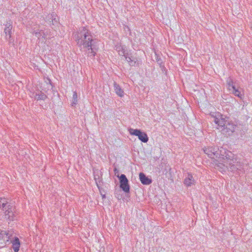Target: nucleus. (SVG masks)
<instances>
[{"label": "nucleus", "mask_w": 252, "mask_h": 252, "mask_svg": "<svg viewBox=\"0 0 252 252\" xmlns=\"http://www.w3.org/2000/svg\"><path fill=\"white\" fill-rule=\"evenodd\" d=\"M77 45L85 49L88 56L93 58L98 49V41L93 38L90 31L85 27L79 29L74 35Z\"/></svg>", "instance_id": "nucleus-1"}, {"label": "nucleus", "mask_w": 252, "mask_h": 252, "mask_svg": "<svg viewBox=\"0 0 252 252\" xmlns=\"http://www.w3.org/2000/svg\"><path fill=\"white\" fill-rule=\"evenodd\" d=\"M220 155L223 158L226 160L224 166L228 170L231 172H235L238 170H240L242 164L240 161H238L235 156L230 151L222 148L219 152Z\"/></svg>", "instance_id": "nucleus-2"}, {"label": "nucleus", "mask_w": 252, "mask_h": 252, "mask_svg": "<svg viewBox=\"0 0 252 252\" xmlns=\"http://www.w3.org/2000/svg\"><path fill=\"white\" fill-rule=\"evenodd\" d=\"M117 177L119 179L120 188L126 193L129 192L130 186L129 182L125 174H121L120 176L118 174Z\"/></svg>", "instance_id": "nucleus-3"}, {"label": "nucleus", "mask_w": 252, "mask_h": 252, "mask_svg": "<svg viewBox=\"0 0 252 252\" xmlns=\"http://www.w3.org/2000/svg\"><path fill=\"white\" fill-rule=\"evenodd\" d=\"M128 131L131 135L138 136V139L142 142L147 143L148 141L149 138L147 134L145 132L141 131L138 129H133L130 128Z\"/></svg>", "instance_id": "nucleus-4"}, {"label": "nucleus", "mask_w": 252, "mask_h": 252, "mask_svg": "<svg viewBox=\"0 0 252 252\" xmlns=\"http://www.w3.org/2000/svg\"><path fill=\"white\" fill-rule=\"evenodd\" d=\"M4 212L5 218L9 221L14 220L16 216V210L15 206L11 204L8 206L5 210H2Z\"/></svg>", "instance_id": "nucleus-5"}, {"label": "nucleus", "mask_w": 252, "mask_h": 252, "mask_svg": "<svg viewBox=\"0 0 252 252\" xmlns=\"http://www.w3.org/2000/svg\"><path fill=\"white\" fill-rule=\"evenodd\" d=\"M120 55H123L125 57L126 61L128 63L130 66H137L139 64L138 60L136 58L133 57L131 54L125 53V51H122V54L119 53Z\"/></svg>", "instance_id": "nucleus-6"}, {"label": "nucleus", "mask_w": 252, "mask_h": 252, "mask_svg": "<svg viewBox=\"0 0 252 252\" xmlns=\"http://www.w3.org/2000/svg\"><path fill=\"white\" fill-rule=\"evenodd\" d=\"M213 121L216 124L220 127H224L225 125L226 124L228 120L223 117V116L220 113H218L215 117L213 118Z\"/></svg>", "instance_id": "nucleus-7"}, {"label": "nucleus", "mask_w": 252, "mask_h": 252, "mask_svg": "<svg viewBox=\"0 0 252 252\" xmlns=\"http://www.w3.org/2000/svg\"><path fill=\"white\" fill-rule=\"evenodd\" d=\"M236 127L237 125L235 122L228 120L222 130L224 133L230 135L234 132Z\"/></svg>", "instance_id": "nucleus-8"}, {"label": "nucleus", "mask_w": 252, "mask_h": 252, "mask_svg": "<svg viewBox=\"0 0 252 252\" xmlns=\"http://www.w3.org/2000/svg\"><path fill=\"white\" fill-rule=\"evenodd\" d=\"M203 150L204 153L212 158H215V157H217L220 155L219 149L216 147H209L205 148Z\"/></svg>", "instance_id": "nucleus-9"}, {"label": "nucleus", "mask_w": 252, "mask_h": 252, "mask_svg": "<svg viewBox=\"0 0 252 252\" xmlns=\"http://www.w3.org/2000/svg\"><path fill=\"white\" fill-rule=\"evenodd\" d=\"M12 22L10 21H7L6 24H4V32L5 34V38L7 40H9L10 39L12 34Z\"/></svg>", "instance_id": "nucleus-10"}, {"label": "nucleus", "mask_w": 252, "mask_h": 252, "mask_svg": "<svg viewBox=\"0 0 252 252\" xmlns=\"http://www.w3.org/2000/svg\"><path fill=\"white\" fill-rule=\"evenodd\" d=\"M195 183L194 178L190 173H188L187 176L184 179V183L187 187L194 185Z\"/></svg>", "instance_id": "nucleus-11"}, {"label": "nucleus", "mask_w": 252, "mask_h": 252, "mask_svg": "<svg viewBox=\"0 0 252 252\" xmlns=\"http://www.w3.org/2000/svg\"><path fill=\"white\" fill-rule=\"evenodd\" d=\"M10 243L12 244V248L14 252H18L20 246V242L19 239L17 237L10 240Z\"/></svg>", "instance_id": "nucleus-12"}, {"label": "nucleus", "mask_w": 252, "mask_h": 252, "mask_svg": "<svg viewBox=\"0 0 252 252\" xmlns=\"http://www.w3.org/2000/svg\"><path fill=\"white\" fill-rule=\"evenodd\" d=\"M139 179L143 185H148L152 183V181L151 179L147 177L143 173H140Z\"/></svg>", "instance_id": "nucleus-13"}, {"label": "nucleus", "mask_w": 252, "mask_h": 252, "mask_svg": "<svg viewBox=\"0 0 252 252\" xmlns=\"http://www.w3.org/2000/svg\"><path fill=\"white\" fill-rule=\"evenodd\" d=\"M32 97H34L35 99L38 100H45L47 96V95L42 92H40L38 93H36L35 94L33 93L32 95L31 96Z\"/></svg>", "instance_id": "nucleus-14"}, {"label": "nucleus", "mask_w": 252, "mask_h": 252, "mask_svg": "<svg viewBox=\"0 0 252 252\" xmlns=\"http://www.w3.org/2000/svg\"><path fill=\"white\" fill-rule=\"evenodd\" d=\"M114 87L115 92L116 93V94L120 97H123L125 93L124 91L120 86V85L119 84H117L116 83L114 82Z\"/></svg>", "instance_id": "nucleus-15"}, {"label": "nucleus", "mask_w": 252, "mask_h": 252, "mask_svg": "<svg viewBox=\"0 0 252 252\" xmlns=\"http://www.w3.org/2000/svg\"><path fill=\"white\" fill-rule=\"evenodd\" d=\"M11 203L8 202V199L4 197H0V206L2 210H5V208L10 205Z\"/></svg>", "instance_id": "nucleus-16"}, {"label": "nucleus", "mask_w": 252, "mask_h": 252, "mask_svg": "<svg viewBox=\"0 0 252 252\" xmlns=\"http://www.w3.org/2000/svg\"><path fill=\"white\" fill-rule=\"evenodd\" d=\"M32 32L38 38H39L41 36L44 38H46V35L42 30H34Z\"/></svg>", "instance_id": "nucleus-17"}, {"label": "nucleus", "mask_w": 252, "mask_h": 252, "mask_svg": "<svg viewBox=\"0 0 252 252\" xmlns=\"http://www.w3.org/2000/svg\"><path fill=\"white\" fill-rule=\"evenodd\" d=\"M226 83L228 85V89L229 90L235 89V86L233 85V81L231 77H229L226 80Z\"/></svg>", "instance_id": "nucleus-18"}, {"label": "nucleus", "mask_w": 252, "mask_h": 252, "mask_svg": "<svg viewBox=\"0 0 252 252\" xmlns=\"http://www.w3.org/2000/svg\"><path fill=\"white\" fill-rule=\"evenodd\" d=\"M77 103V94L76 92H73L72 97V102L71 103L72 106H74Z\"/></svg>", "instance_id": "nucleus-19"}, {"label": "nucleus", "mask_w": 252, "mask_h": 252, "mask_svg": "<svg viewBox=\"0 0 252 252\" xmlns=\"http://www.w3.org/2000/svg\"><path fill=\"white\" fill-rule=\"evenodd\" d=\"M232 90H233L232 93L233 94H234L235 96L239 97V98H242V95L241 94V93L238 90V89H237L235 87V89H233Z\"/></svg>", "instance_id": "nucleus-20"}, {"label": "nucleus", "mask_w": 252, "mask_h": 252, "mask_svg": "<svg viewBox=\"0 0 252 252\" xmlns=\"http://www.w3.org/2000/svg\"><path fill=\"white\" fill-rule=\"evenodd\" d=\"M156 61L157 63L160 65V67L161 68H164V66L163 64V62L160 58L159 57V56H157L156 57Z\"/></svg>", "instance_id": "nucleus-21"}, {"label": "nucleus", "mask_w": 252, "mask_h": 252, "mask_svg": "<svg viewBox=\"0 0 252 252\" xmlns=\"http://www.w3.org/2000/svg\"><path fill=\"white\" fill-rule=\"evenodd\" d=\"M6 237L7 238L6 241L9 242V240H12V233L10 232V231H6V234H5Z\"/></svg>", "instance_id": "nucleus-22"}, {"label": "nucleus", "mask_w": 252, "mask_h": 252, "mask_svg": "<svg viewBox=\"0 0 252 252\" xmlns=\"http://www.w3.org/2000/svg\"><path fill=\"white\" fill-rule=\"evenodd\" d=\"M5 234H6V231H1L0 232V239H3L4 235H5Z\"/></svg>", "instance_id": "nucleus-23"}, {"label": "nucleus", "mask_w": 252, "mask_h": 252, "mask_svg": "<svg viewBox=\"0 0 252 252\" xmlns=\"http://www.w3.org/2000/svg\"><path fill=\"white\" fill-rule=\"evenodd\" d=\"M114 171L115 175L119 173V170L116 168H115Z\"/></svg>", "instance_id": "nucleus-24"}, {"label": "nucleus", "mask_w": 252, "mask_h": 252, "mask_svg": "<svg viewBox=\"0 0 252 252\" xmlns=\"http://www.w3.org/2000/svg\"><path fill=\"white\" fill-rule=\"evenodd\" d=\"M102 195V198H105L106 196H105V194H101Z\"/></svg>", "instance_id": "nucleus-25"}]
</instances>
